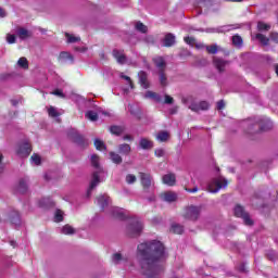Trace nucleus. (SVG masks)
I'll return each instance as SVG.
<instances>
[{"instance_id":"42","label":"nucleus","mask_w":278,"mask_h":278,"mask_svg":"<svg viewBox=\"0 0 278 278\" xmlns=\"http://www.w3.org/2000/svg\"><path fill=\"white\" fill-rule=\"evenodd\" d=\"M111 134H114L115 136H121V134L123 132V127L121 126H112L110 128Z\"/></svg>"},{"instance_id":"55","label":"nucleus","mask_w":278,"mask_h":278,"mask_svg":"<svg viewBox=\"0 0 278 278\" xmlns=\"http://www.w3.org/2000/svg\"><path fill=\"white\" fill-rule=\"evenodd\" d=\"M75 51H77L78 53H86L88 51L87 47H75L74 48Z\"/></svg>"},{"instance_id":"50","label":"nucleus","mask_w":278,"mask_h":278,"mask_svg":"<svg viewBox=\"0 0 278 278\" xmlns=\"http://www.w3.org/2000/svg\"><path fill=\"white\" fill-rule=\"evenodd\" d=\"M119 77L122 79H125V81H127V84L129 85L130 88H134V83L131 81V78L129 76H126L124 74H121Z\"/></svg>"},{"instance_id":"10","label":"nucleus","mask_w":278,"mask_h":278,"mask_svg":"<svg viewBox=\"0 0 278 278\" xmlns=\"http://www.w3.org/2000/svg\"><path fill=\"white\" fill-rule=\"evenodd\" d=\"M231 29H233L232 25H225L216 28H206L205 31L206 34H227V31H231Z\"/></svg>"},{"instance_id":"20","label":"nucleus","mask_w":278,"mask_h":278,"mask_svg":"<svg viewBox=\"0 0 278 278\" xmlns=\"http://www.w3.org/2000/svg\"><path fill=\"white\" fill-rule=\"evenodd\" d=\"M16 35L21 40H27V38H31V31H29L27 28H18Z\"/></svg>"},{"instance_id":"60","label":"nucleus","mask_w":278,"mask_h":278,"mask_svg":"<svg viewBox=\"0 0 278 278\" xmlns=\"http://www.w3.org/2000/svg\"><path fill=\"white\" fill-rule=\"evenodd\" d=\"M225 109V101L220 100L217 102V110H224Z\"/></svg>"},{"instance_id":"43","label":"nucleus","mask_w":278,"mask_h":278,"mask_svg":"<svg viewBox=\"0 0 278 278\" xmlns=\"http://www.w3.org/2000/svg\"><path fill=\"white\" fill-rule=\"evenodd\" d=\"M94 147L98 151H103V149H105V143H103V141H101V139H96Z\"/></svg>"},{"instance_id":"7","label":"nucleus","mask_w":278,"mask_h":278,"mask_svg":"<svg viewBox=\"0 0 278 278\" xmlns=\"http://www.w3.org/2000/svg\"><path fill=\"white\" fill-rule=\"evenodd\" d=\"M235 216H237L238 218H242L243 223L248 226L253 225V219H251L249 213L244 212V208L241 205H237L235 207Z\"/></svg>"},{"instance_id":"28","label":"nucleus","mask_w":278,"mask_h":278,"mask_svg":"<svg viewBox=\"0 0 278 278\" xmlns=\"http://www.w3.org/2000/svg\"><path fill=\"white\" fill-rule=\"evenodd\" d=\"M110 157L113 164H123V157L118 153L110 152Z\"/></svg>"},{"instance_id":"54","label":"nucleus","mask_w":278,"mask_h":278,"mask_svg":"<svg viewBox=\"0 0 278 278\" xmlns=\"http://www.w3.org/2000/svg\"><path fill=\"white\" fill-rule=\"evenodd\" d=\"M144 41L148 42V45H153V42H155V38L149 35V36H146Z\"/></svg>"},{"instance_id":"62","label":"nucleus","mask_w":278,"mask_h":278,"mask_svg":"<svg viewBox=\"0 0 278 278\" xmlns=\"http://www.w3.org/2000/svg\"><path fill=\"white\" fill-rule=\"evenodd\" d=\"M2 161H3V154L0 152V173H3V168H4V166L1 164Z\"/></svg>"},{"instance_id":"2","label":"nucleus","mask_w":278,"mask_h":278,"mask_svg":"<svg viewBox=\"0 0 278 278\" xmlns=\"http://www.w3.org/2000/svg\"><path fill=\"white\" fill-rule=\"evenodd\" d=\"M91 165L96 168V172H93L90 186L87 190L88 198L92 194V190L101 184V175H105V172L99 165V156L97 154L91 155Z\"/></svg>"},{"instance_id":"15","label":"nucleus","mask_w":278,"mask_h":278,"mask_svg":"<svg viewBox=\"0 0 278 278\" xmlns=\"http://www.w3.org/2000/svg\"><path fill=\"white\" fill-rule=\"evenodd\" d=\"M162 201H166L167 203H173L175 201H177V194L175 192H164L160 194Z\"/></svg>"},{"instance_id":"13","label":"nucleus","mask_w":278,"mask_h":278,"mask_svg":"<svg viewBox=\"0 0 278 278\" xmlns=\"http://www.w3.org/2000/svg\"><path fill=\"white\" fill-rule=\"evenodd\" d=\"M110 203H112V200L106 194H102L97 198V205H100L101 210H105Z\"/></svg>"},{"instance_id":"16","label":"nucleus","mask_w":278,"mask_h":278,"mask_svg":"<svg viewBox=\"0 0 278 278\" xmlns=\"http://www.w3.org/2000/svg\"><path fill=\"white\" fill-rule=\"evenodd\" d=\"M213 63L219 73H223V71H225V66H227V64H228L227 61H225L223 59H218V58H214Z\"/></svg>"},{"instance_id":"56","label":"nucleus","mask_w":278,"mask_h":278,"mask_svg":"<svg viewBox=\"0 0 278 278\" xmlns=\"http://www.w3.org/2000/svg\"><path fill=\"white\" fill-rule=\"evenodd\" d=\"M154 154L156 157H164V149H156Z\"/></svg>"},{"instance_id":"46","label":"nucleus","mask_w":278,"mask_h":278,"mask_svg":"<svg viewBox=\"0 0 278 278\" xmlns=\"http://www.w3.org/2000/svg\"><path fill=\"white\" fill-rule=\"evenodd\" d=\"M136 29L137 31H141V34H147V26L144 24H142L141 22H138L136 24Z\"/></svg>"},{"instance_id":"9","label":"nucleus","mask_w":278,"mask_h":278,"mask_svg":"<svg viewBox=\"0 0 278 278\" xmlns=\"http://www.w3.org/2000/svg\"><path fill=\"white\" fill-rule=\"evenodd\" d=\"M16 153L20 157H28L29 153H31V146L27 142L22 143L18 146Z\"/></svg>"},{"instance_id":"24","label":"nucleus","mask_w":278,"mask_h":278,"mask_svg":"<svg viewBox=\"0 0 278 278\" xmlns=\"http://www.w3.org/2000/svg\"><path fill=\"white\" fill-rule=\"evenodd\" d=\"M74 142H76V144H79V147H88V140H86V138H84V136L76 134L74 136Z\"/></svg>"},{"instance_id":"44","label":"nucleus","mask_w":278,"mask_h":278,"mask_svg":"<svg viewBox=\"0 0 278 278\" xmlns=\"http://www.w3.org/2000/svg\"><path fill=\"white\" fill-rule=\"evenodd\" d=\"M159 76H160L161 86H167L168 81H167V78H166V74H164V71L159 72Z\"/></svg>"},{"instance_id":"1","label":"nucleus","mask_w":278,"mask_h":278,"mask_svg":"<svg viewBox=\"0 0 278 278\" xmlns=\"http://www.w3.org/2000/svg\"><path fill=\"white\" fill-rule=\"evenodd\" d=\"M138 260L142 275L147 278H155L164 270L166 248L157 240L148 241L138 245Z\"/></svg>"},{"instance_id":"48","label":"nucleus","mask_w":278,"mask_h":278,"mask_svg":"<svg viewBox=\"0 0 278 278\" xmlns=\"http://www.w3.org/2000/svg\"><path fill=\"white\" fill-rule=\"evenodd\" d=\"M7 42L9 45H14V42H16V36L12 35V34H8L7 35Z\"/></svg>"},{"instance_id":"27","label":"nucleus","mask_w":278,"mask_h":278,"mask_svg":"<svg viewBox=\"0 0 278 278\" xmlns=\"http://www.w3.org/2000/svg\"><path fill=\"white\" fill-rule=\"evenodd\" d=\"M61 233H63L64 236H73L75 235V228H73V226L71 225H65L62 227Z\"/></svg>"},{"instance_id":"18","label":"nucleus","mask_w":278,"mask_h":278,"mask_svg":"<svg viewBox=\"0 0 278 278\" xmlns=\"http://www.w3.org/2000/svg\"><path fill=\"white\" fill-rule=\"evenodd\" d=\"M153 62H154L156 68H159V73L164 72V70L166 68V61H164V58L156 56L153 59Z\"/></svg>"},{"instance_id":"58","label":"nucleus","mask_w":278,"mask_h":278,"mask_svg":"<svg viewBox=\"0 0 278 278\" xmlns=\"http://www.w3.org/2000/svg\"><path fill=\"white\" fill-rule=\"evenodd\" d=\"M153 97H155V92L153 91H147L144 93V99H153Z\"/></svg>"},{"instance_id":"3","label":"nucleus","mask_w":278,"mask_h":278,"mask_svg":"<svg viewBox=\"0 0 278 278\" xmlns=\"http://www.w3.org/2000/svg\"><path fill=\"white\" fill-rule=\"evenodd\" d=\"M144 226L140 219H132L131 223L127 226L126 231L130 238H138L142 233Z\"/></svg>"},{"instance_id":"37","label":"nucleus","mask_w":278,"mask_h":278,"mask_svg":"<svg viewBox=\"0 0 278 278\" xmlns=\"http://www.w3.org/2000/svg\"><path fill=\"white\" fill-rule=\"evenodd\" d=\"M172 233H184V226L179 224H173L170 228Z\"/></svg>"},{"instance_id":"35","label":"nucleus","mask_w":278,"mask_h":278,"mask_svg":"<svg viewBox=\"0 0 278 278\" xmlns=\"http://www.w3.org/2000/svg\"><path fill=\"white\" fill-rule=\"evenodd\" d=\"M170 136L168 135V132L167 131H161V132H159L157 135H156V140L159 141V142H166V141H168V138H169Z\"/></svg>"},{"instance_id":"23","label":"nucleus","mask_w":278,"mask_h":278,"mask_svg":"<svg viewBox=\"0 0 278 278\" xmlns=\"http://www.w3.org/2000/svg\"><path fill=\"white\" fill-rule=\"evenodd\" d=\"M163 45H164V47H173V45H175V35H173L170 33L165 35Z\"/></svg>"},{"instance_id":"40","label":"nucleus","mask_w":278,"mask_h":278,"mask_svg":"<svg viewBox=\"0 0 278 278\" xmlns=\"http://www.w3.org/2000/svg\"><path fill=\"white\" fill-rule=\"evenodd\" d=\"M48 114L49 116H51L52 118H58V116H60V112L58 111V109H55L54 106H50L48 109Z\"/></svg>"},{"instance_id":"41","label":"nucleus","mask_w":278,"mask_h":278,"mask_svg":"<svg viewBox=\"0 0 278 278\" xmlns=\"http://www.w3.org/2000/svg\"><path fill=\"white\" fill-rule=\"evenodd\" d=\"M232 45L238 48L242 47V37L239 35L232 36Z\"/></svg>"},{"instance_id":"19","label":"nucleus","mask_w":278,"mask_h":278,"mask_svg":"<svg viewBox=\"0 0 278 278\" xmlns=\"http://www.w3.org/2000/svg\"><path fill=\"white\" fill-rule=\"evenodd\" d=\"M138 77L140 86L143 87L144 90H147V88H149L150 86L148 75L144 72H139Z\"/></svg>"},{"instance_id":"64","label":"nucleus","mask_w":278,"mask_h":278,"mask_svg":"<svg viewBox=\"0 0 278 278\" xmlns=\"http://www.w3.org/2000/svg\"><path fill=\"white\" fill-rule=\"evenodd\" d=\"M124 140H134V137L126 135V136H124Z\"/></svg>"},{"instance_id":"29","label":"nucleus","mask_w":278,"mask_h":278,"mask_svg":"<svg viewBox=\"0 0 278 278\" xmlns=\"http://www.w3.org/2000/svg\"><path fill=\"white\" fill-rule=\"evenodd\" d=\"M255 38L260 41L261 45H264V47H267L268 42H270V39L268 37L260 33L255 35Z\"/></svg>"},{"instance_id":"21","label":"nucleus","mask_w":278,"mask_h":278,"mask_svg":"<svg viewBox=\"0 0 278 278\" xmlns=\"http://www.w3.org/2000/svg\"><path fill=\"white\" fill-rule=\"evenodd\" d=\"M10 220H11L12 225H15V227L21 226V215L18 214V212H16V211L11 212Z\"/></svg>"},{"instance_id":"17","label":"nucleus","mask_w":278,"mask_h":278,"mask_svg":"<svg viewBox=\"0 0 278 278\" xmlns=\"http://www.w3.org/2000/svg\"><path fill=\"white\" fill-rule=\"evenodd\" d=\"M139 147L140 149H143L144 151H149L153 147V141H151L149 138H140L139 140Z\"/></svg>"},{"instance_id":"12","label":"nucleus","mask_w":278,"mask_h":278,"mask_svg":"<svg viewBox=\"0 0 278 278\" xmlns=\"http://www.w3.org/2000/svg\"><path fill=\"white\" fill-rule=\"evenodd\" d=\"M162 181L163 184H165V186H175V184L177 182V177L175 176V174L173 173H169V174H165L163 177H162Z\"/></svg>"},{"instance_id":"52","label":"nucleus","mask_w":278,"mask_h":278,"mask_svg":"<svg viewBox=\"0 0 278 278\" xmlns=\"http://www.w3.org/2000/svg\"><path fill=\"white\" fill-rule=\"evenodd\" d=\"M121 260H123V256L121 255V253L113 254L114 264H118V262H121Z\"/></svg>"},{"instance_id":"61","label":"nucleus","mask_w":278,"mask_h":278,"mask_svg":"<svg viewBox=\"0 0 278 278\" xmlns=\"http://www.w3.org/2000/svg\"><path fill=\"white\" fill-rule=\"evenodd\" d=\"M185 190H186V192H191V193L199 192L198 187H194L193 189L186 188Z\"/></svg>"},{"instance_id":"11","label":"nucleus","mask_w":278,"mask_h":278,"mask_svg":"<svg viewBox=\"0 0 278 278\" xmlns=\"http://www.w3.org/2000/svg\"><path fill=\"white\" fill-rule=\"evenodd\" d=\"M112 54L113 58H115L117 64H127V56L125 55V52H123V50L114 49Z\"/></svg>"},{"instance_id":"53","label":"nucleus","mask_w":278,"mask_h":278,"mask_svg":"<svg viewBox=\"0 0 278 278\" xmlns=\"http://www.w3.org/2000/svg\"><path fill=\"white\" fill-rule=\"evenodd\" d=\"M269 38L273 42H276V45H278V33H270Z\"/></svg>"},{"instance_id":"59","label":"nucleus","mask_w":278,"mask_h":278,"mask_svg":"<svg viewBox=\"0 0 278 278\" xmlns=\"http://www.w3.org/2000/svg\"><path fill=\"white\" fill-rule=\"evenodd\" d=\"M51 94H55V97H64V93L60 89L54 90L53 92H51Z\"/></svg>"},{"instance_id":"4","label":"nucleus","mask_w":278,"mask_h":278,"mask_svg":"<svg viewBox=\"0 0 278 278\" xmlns=\"http://www.w3.org/2000/svg\"><path fill=\"white\" fill-rule=\"evenodd\" d=\"M226 186H228L227 179H225L224 177L219 176L217 178H214L207 186V191L212 192L213 194H216V192H219L220 190H223V188H225Z\"/></svg>"},{"instance_id":"30","label":"nucleus","mask_w":278,"mask_h":278,"mask_svg":"<svg viewBox=\"0 0 278 278\" xmlns=\"http://www.w3.org/2000/svg\"><path fill=\"white\" fill-rule=\"evenodd\" d=\"M205 49L207 51V53H211L212 55H216V53H218V51H220V47H218V45L214 43L211 46H205Z\"/></svg>"},{"instance_id":"47","label":"nucleus","mask_w":278,"mask_h":278,"mask_svg":"<svg viewBox=\"0 0 278 278\" xmlns=\"http://www.w3.org/2000/svg\"><path fill=\"white\" fill-rule=\"evenodd\" d=\"M135 181H138V178L136 177V175H134V174H128V175L126 176V184L131 185V184H134Z\"/></svg>"},{"instance_id":"49","label":"nucleus","mask_w":278,"mask_h":278,"mask_svg":"<svg viewBox=\"0 0 278 278\" xmlns=\"http://www.w3.org/2000/svg\"><path fill=\"white\" fill-rule=\"evenodd\" d=\"M164 103L166 105H173L175 103V99H173V97L168 96V94H165V100H164Z\"/></svg>"},{"instance_id":"14","label":"nucleus","mask_w":278,"mask_h":278,"mask_svg":"<svg viewBox=\"0 0 278 278\" xmlns=\"http://www.w3.org/2000/svg\"><path fill=\"white\" fill-rule=\"evenodd\" d=\"M258 127L261 131H268V129H273V122L268 118H262L258 121Z\"/></svg>"},{"instance_id":"33","label":"nucleus","mask_w":278,"mask_h":278,"mask_svg":"<svg viewBox=\"0 0 278 278\" xmlns=\"http://www.w3.org/2000/svg\"><path fill=\"white\" fill-rule=\"evenodd\" d=\"M257 30L258 31H270V24H267L265 22H257Z\"/></svg>"},{"instance_id":"8","label":"nucleus","mask_w":278,"mask_h":278,"mask_svg":"<svg viewBox=\"0 0 278 278\" xmlns=\"http://www.w3.org/2000/svg\"><path fill=\"white\" fill-rule=\"evenodd\" d=\"M188 108L189 110H191V112H201V111L210 110V103H207V101L191 102L188 105Z\"/></svg>"},{"instance_id":"25","label":"nucleus","mask_w":278,"mask_h":278,"mask_svg":"<svg viewBox=\"0 0 278 278\" xmlns=\"http://www.w3.org/2000/svg\"><path fill=\"white\" fill-rule=\"evenodd\" d=\"M60 62H72L74 61L73 54L70 52H61L59 55Z\"/></svg>"},{"instance_id":"57","label":"nucleus","mask_w":278,"mask_h":278,"mask_svg":"<svg viewBox=\"0 0 278 278\" xmlns=\"http://www.w3.org/2000/svg\"><path fill=\"white\" fill-rule=\"evenodd\" d=\"M152 99L156 103H162V96L157 94L156 92H154V96H152Z\"/></svg>"},{"instance_id":"6","label":"nucleus","mask_w":278,"mask_h":278,"mask_svg":"<svg viewBox=\"0 0 278 278\" xmlns=\"http://www.w3.org/2000/svg\"><path fill=\"white\" fill-rule=\"evenodd\" d=\"M141 179V186L146 194H151L153 192V176L147 173H139Z\"/></svg>"},{"instance_id":"39","label":"nucleus","mask_w":278,"mask_h":278,"mask_svg":"<svg viewBox=\"0 0 278 278\" xmlns=\"http://www.w3.org/2000/svg\"><path fill=\"white\" fill-rule=\"evenodd\" d=\"M64 220V212L56 210L54 214V223H62Z\"/></svg>"},{"instance_id":"63","label":"nucleus","mask_w":278,"mask_h":278,"mask_svg":"<svg viewBox=\"0 0 278 278\" xmlns=\"http://www.w3.org/2000/svg\"><path fill=\"white\" fill-rule=\"evenodd\" d=\"M148 201H155V194H151L150 197H148Z\"/></svg>"},{"instance_id":"38","label":"nucleus","mask_w":278,"mask_h":278,"mask_svg":"<svg viewBox=\"0 0 278 278\" xmlns=\"http://www.w3.org/2000/svg\"><path fill=\"white\" fill-rule=\"evenodd\" d=\"M86 118H88L89 121L94 122V121L99 119V114H97V112H94V111H88L86 113Z\"/></svg>"},{"instance_id":"31","label":"nucleus","mask_w":278,"mask_h":278,"mask_svg":"<svg viewBox=\"0 0 278 278\" xmlns=\"http://www.w3.org/2000/svg\"><path fill=\"white\" fill-rule=\"evenodd\" d=\"M53 206V201H51V198H42L39 201V207H51Z\"/></svg>"},{"instance_id":"36","label":"nucleus","mask_w":278,"mask_h":278,"mask_svg":"<svg viewBox=\"0 0 278 278\" xmlns=\"http://www.w3.org/2000/svg\"><path fill=\"white\" fill-rule=\"evenodd\" d=\"M17 65L20 66V68H24V70L29 68V62L25 56L20 58V60L17 61Z\"/></svg>"},{"instance_id":"51","label":"nucleus","mask_w":278,"mask_h":278,"mask_svg":"<svg viewBox=\"0 0 278 278\" xmlns=\"http://www.w3.org/2000/svg\"><path fill=\"white\" fill-rule=\"evenodd\" d=\"M185 42H187V45H190V47H194L197 40L194 39V37H185Z\"/></svg>"},{"instance_id":"26","label":"nucleus","mask_w":278,"mask_h":278,"mask_svg":"<svg viewBox=\"0 0 278 278\" xmlns=\"http://www.w3.org/2000/svg\"><path fill=\"white\" fill-rule=\"evenodd\" d=\"M118 151L122 155H129V153H131V146L127 143L119 144Z\"/></svg>"},{"instance_id":"22","label":"nucleus","mask_w":278,"mask_h":278,"mask_svg":"<svg viewBox=\"0 0 278 278\" xmlns=\"http://www.w3.org/2000/svg\"><path fill=\"white\" fill-rule=\"evenodd\" d=\"M111 213L114 218H119L121 220H123V218H125V212L122 208L112 207Z\"/></svg>"},{"instance_id":"45","label":"nucleus","mask_w":278,"mask_h":278,"mask_svg":"<svg viewBox=\"0 0 278 278\" xmlns=\"http://www.w3.org/2000/svg\"><path fill=\"white\" fill-rule=\"evenodd\" d=\"M30 161H31V163H33L35 166H40V162H41L40 155H38V154H33L31 157H30Z\"/></svg>"},{"instance_id":"32","label":"nucleus","mask_w":278,"mask_h":278,"mask_svg":"<svg viewBox=\"0 0 278 278\" xmlns=\"http://www.w3.org/2000/svg\"><path fill=\"white\" fill-rule=\"evenodd\" d=\"M65 38H66V41L71 45H73L75 42H79V40H81L80 37H77L73 34H68V33H65Z\"/></svg>"},{"instance_id":"34","label":"nucleus","mask_w":278,"mask_h":278,"mask_svg":"<svg viewBox=\"0 0 278 278\" xmlns=\"http://www.w3.org/2000/svg\"><path fill=\"white\" fill-rule=\"evenodd\" d=\"M17 190L24 194V192H27V179L23 178L18 182Z\"/></svg>"},{"instance_id":"5","label":"nucleus","mask_w":278,"mask_h":278,"mask_svg":"<svg viewBox=\"0 0 278 278\" xmlns=\"http://www.w3.org/2000/svg\"><path fill=\"white\" fill-rule=\"evenodd\" d=\"M182 216L186 220H199L201 217V206H187L184 210Z\"/></svg>"}]
</instances>
